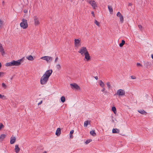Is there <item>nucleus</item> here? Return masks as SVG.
I'll list each match as a JSON object with an SVG mask.
<instances>
[{
    "label": "nucleus",
    "instance_id": "423d86ee",
    "mask_svg": "<svg viewBox=\"0 0 153 153\" xmlns=\"http://www.w3.org/2000/svg\"><path fill=\"white\" fill-rule=\"evenodd\" d=\"M88 52L87 49L85 47H82L79 50V51H78V52L80 53L82 55H83L85 54V53H86V52Z\"/></svg>",
    "mask_w": 153,
    "mask_h": 153
},
{
    "label": "nucleus",
    "instance_id": "5701e85b",
    "mask_svg": "<svg viewBox=\"0 0 153 153\" xmlns=\"http://www.w3.org/2000/svg\"><path fill=\"white\" fill-rule=\"evenodd\" d=\"M125 42L124 40H123L122 41V42L121 43L119 44V46L120 47H122L123 45L125 44Z\"/></svg>",
    "mask_w": 153,
    "mask_h": 153
},
{
    "label": "nucleus",
    "instance_id": "4468645a",
    "mask_svg": "<svg viewBox=\"0 0 153 153\" xmlns=\"http://www.w3.org/2000/svg\"><path fill=\"white\" fill-rule=\"evenodd\" d=\"M16 138L15 137H12L10 138V143L11 144H13L16 141Z\"/></svg>",
    "mask_w": 153,
    "mask_h": 153
},
{
    "label": "nucleus",
    "instance_id": "ddd939ff",
    "mask_svg": "<svg viewBox=\"0 0 153 153\" xmlns=\"http://www.w3.org/2000/svg\"><path fill=\"white\" fill-rule=\"evenodd\" d=\"M80 41L79 39H75L74 40V45L76 47H78L79 46Z\"/></svg>",
    "mask_w": 153,
    "mask_h": 153
},
{
    "label": "nucleus",
    "instance_id": "de8ad7c7",
    "mask_svg": "<svg viewBox=\"0 0 153 153\" xmlns=\"http://www.w3.org/2000/svg\"><path fill=\"white\" fill-rule=\"evenodd\" d=\"M94 78H95L96 79V80H97L98 79V77L97 76H95L94 77Z\"/></svg>",
    "mask_w": 153,
    "mask_h": 153
},
{
    "label": "nucleus",
    "instance_id": "4d7b16f0",
    "mask_svg": "<svg viewBox=\"0 0 153 153\" xmlns=\"http://www.w3.org/2000/svg\"><path fill=\"white\" fill-rule=\"evenodd\" d=\"M105 93H107V91H105Z\"/></svg>",
    "mask_w": 153,
    "mask_h": 153
},
{
    "label": "nucleus",
    "instance_id": "b1692460",
    "mask_svg": "<svg viewBox=\"0 0 153 153\" xmlns=\"http://www.w3.org/2000/svg\"><path fill=\"white\" fill-rule=\"evenodd\" d=\"M100 86L102 87L103 88L105 86L104 83L102 82V80H100Z\"/></svg>",
    "mask_w": 153,
    "mask_h": 153
},
{
    "label": "nucleus",
    "instance_id": "5fc2aeb1",
    "mask_svg": "<svg viewBox=\"0 0 153 153\" xmlns=\"http://www.w3.org/2000/svg\"><path fill=\"white\" fill-rule=\"evenodd\" d=\"M4 1H3L2 2V4H3V5H4Z\"/></svg>",
    "mask_w": 153,
    "mask_h": 153
},
{
    "label": "nucleus",
    "instance_id": "bb28decb",
    "mask_svg": "<svg viewBox=\"0 0 153 153\" xmlns=\"http://www.w3.org/2000/svg\"><path fill=\"white\" fill-rule=\"evenodd\" d=\"M88 121L87 120L86 121L84 122V126L85 127H86L88 124Z\"/></svg>",
    "mask_w": 153,
    "mask_h": 153
},
{
    "label": "nucleus",
    "instance_id": "c756f323",
    "mask_svg": "<svg viewBox=\"0 0 153 153\" xmlns=\"http://www.w3.org/2000/svg\"><path fill=\"white\" fill-rule=\"evenodd\" d=\"M56 68L57 69L60 70L61 68V66L59 64L57 65L56 66Z\"/></svg>",
    "mask_w": 153,
    "mask_h": 153
},
{
    "label": "nucleus",
    "instance_id": "6e6d98bb",
    "mask_svg": "<svg viewBox=\"0 0 153 153\" xmlns=\"http://www.w3.org/2000/svg\"><path fill=\"white\" fill-rule=\"evenodd\" d=\"M13 77H11V79H13Z\"/></svg>",
    "mask_w": 153,
    "mask_h": 153
},
{
    "label": "nucleus",
    "instance_id": "a18cd8bd",
    "mask_svg": "<svg viewBox=\"0 0 153 153\" xmlns=\"http://www.w3.org/2000/svg\"><path fill=\"white\" fill-rule=\"evenodd\" d=\"M70 138H72L73 137L72 134H70Z\"/></svg>",
    "mask_w": 153,
    "mask_h": 153
},
{
    "label": "nucleus",
    "instance_id": "dca6fc26",
    "mask_svg": "<svg viewBox=\"0 0 153 153\" xmlns=\"http://www.w3.org/2000/svg\"><path fill=\"white\" fill-rule=\"evenodd\" d=\"M20 150V149L18 145H16L15 146V150L16 153H18Z\"/></svg>",
    "mask_w": 153,
    "mask_h": 153
},
{
    "label": "nucleus",
    "instance_id": "8fccbe9b",
    "mask_svg": "<svg viewBox=\"0 0 153 153\" xmlns=\"http://www.w3.org/2000/svg\"><path fill=\"white\" fill-rule=\"evenodd\" d=\"M1 62H0V69L1 68Z\"/></svg>",
    "mask_w": 153,
    "mask_h": 153
},
{
    "label": "nucleus",
    "instance_id": "f257e3e1",
    "mask_svg": "<svg viewBox=\"0 0 153 153\" xmlns=\"http://www.w3.org/2000/svg\"><path fill=\"white\" fill-rule=\"evenodd\" d=\"M52 73V70L47 71L42 76L40 79V83L42 85L45 84L48 81L49 78Z\"/></svg>",
    "mask_w": 153,
    "mask_h": 153
},
{
    "label": "nucleus",
    "instance_id": "58836bf2",
    "mask_svg": "<svg viewBox=\"0 0 153 153\" xmlns=\"http://www.w3.org/2000/svg\"><path fill=\"white\" fill-rule=\"evenodd\" d=\"M131 78L132 79H134L136 78V77H135V76H131Z\"/></svg>",
    "mask_w": 153,
    "mask_h": 153
},
{
    "label": "nucleus",
    "instance_id": "a878e982",
    "mask_svg": "<svg viewBox=\"0 0 153 153\" xmlns=\"http://www.w3.org/2000/svg\"><path fill=\"white\" fill-rule=\"evenodd\" d=\"M61 100L62 102H64L65 100V99L64 96H62L61 98Z\"/></svg>",
    "mask_w": 153,
    "mask_h": 153
},
{
    "label": "nucleus",
    "instance_id": "9b49d317",
    "mask_svg": "<svg viewBox=\"0 0 153 153\" xmlns=\"http://www.w3.org/2000/svg\"><path fill=\"white\" fill-rule=\"evenodd\" d=\"M34 24L35 25H39V23L38 17L36 16H35L34 17Z\"/></svg>",
    "mask_w": 153,
    "mask_h": 153
},
{
    "label": "nucleus",
    "instance_id": "a19ab883",
    "mask_svg": "<svg viewBox=\"0 0 153 153\" xmlns=\"http://www.w3.org/2000/svg\"><path fill=\"white\" fill-rule=\"evenodd\" d=\"M58 57H57L56 58V59H55V63L57 62V60H58Z\"/></svg>",
    "mask_w": 153,
    "mask_h": 153
},
{
    "label": "nucleus",
    "instance_id": "7ed1b4c3",
    "mask_svg": "<svg viewBox=\"0 0 153 153\" xmlns=\"http://www.w3.org/2000/svg\"><path fill=\"white\" fill-rule=\"evenodd\" d=\"M24 59L25 58L23 57L22 58L19 59L16 61L15 60H13V66H17L20 65L21 64V63L23 62Z\"/></svg>",
    "mask_w": 153,
    "mask_h": 153
},
{
    "label": "nucleus",
    "instance_id": "0eeeda50",
    "mask_svg": "<svg viewBox=\"0 0 153 153\" xmlns=\"http://www.w3.org/2000/svg\"><path fill=\"white\" fill-rule=\"evenodd\" d=\"M125 92L124 90L122 89H120L118 90L117 93V94L119 96H123L125 94Z\"/></svg>",
    "mask_w": 153,
    "mask_h": 153
},
{
    "label": "nucleus",
    "instance_id": "a211bd4d",
    "mask_svg": "<svg viewBox=\"0 0 153 153\" xmlns=\"http://www.w3.org/2000/svg\"><path fill=\"white\" fill-rule=\"evenodd\" d=\"M138 111L139 113L142 114L146 115L147 114V113L145 111L143 110H138Z\"/></svg>",
    "mask_w": 153,
    "mask_h": 153
},
{
    "label": "nucleus",
    "instance_id": "9d476101",
    "mask_svg": "<svg viewBox=\"0 0 153 153\" xmlns=\"http://www.w3.org/2000/svg\"><path fill=\"white\" fill-rule=\"evenodd\" d=\"M0 52L2 56H3L5 54L4 49L2 47V44L1 43H0Z\"/></svg>",
    "mask_w": 153,
    "mask_h": 153
},
{
    "label": "nucleus",
    "instance_id": "c9c22d12",
    "mask_svg": "<svg viewBox=\"0 0 153 153\" xmlns=\"http://www.w3.org/2000/svg\"><path fill=\"white\" fill-rule=\"evenodd\" d=\"M5 97L4 95H2L0 94V98L3 99Z\"/></svg>",
    "mask_w": 153,
    "mask_h": 153
},
{
    "label": "nucleus",
    "instance_id": "4c0bfd02",
    "mask_svg": "<svg viewBox=\"0 0 153 153\" xmlns=\"http://www.w3.org/2000/svg\"><path fill=\"white\" fill-rule=\"evenodd\" d=\"M4 74V73L3 72H0V77H1L2 76H3V74Z\"/></svg>",
    "mask_w": 153,
    "mask_h": 153
},
{
    "label": "nucleus",
    "instance_id": "6ab92c4d",
    "mask_svg": "<svg viewBox=\"0 0 153 153\" xmlns=\"http://www.w3.org/2000/svg\"><path fill=\"white\" fill-rule=\"evenodd\" d=\"M119 131V130L117 128H113L112 131L113 133H118Z\"/></svg>",
    "mask_w": 153,
    "mask_h": 153
},
{
    "label": "nucleus",
    "instance_id": "20e7f679",
    "mask_svg": "<svg viewBox=\"0 0 153 153\" xmlns=\"http://www.w3.org/2000/svg\"><path fill=\"white\" fill-rule=\"evenodd\" d=\"M41 59L46 60L48 62H50L53 60V58L51 56H45L41 57Z\"/></svg>",
    "mask_w": 153,
    "mask_h": 153
},
{
    "label": "nucleus",
    "instance_id": "412c9836",
    "mask_svg": "<svg viewBox=\"0 0 153 153\" xmlns=\"http://www.w3.org/2000/svg\"><path fill=\"white\" fill-rule=\"evenodd\" d=\"M26 58L28 60L31 61L33 60L34 59L33 56L31 55H30L28 56H27L26 57Z\"/></svg>",
    "mask_w": 153,
    "mask_h": 153
},
{
    "label": "nucleus",
    "instance_id": "603ef678",
    "mask_svg": "<svg viewBox=\"0 0 153 153\" xmlns=\"http://www.w3.org/2000/svg\"><path fill=\"white\" fill-rule=\"evenodd\" d=\"M146 64L149 65V62H147V63H146Z\"/></svg>",
    "mask_w": 153,
    "mask_h": 153
},
{
    "label": "nucleus",
    "instance_id": "2f4dec72",
    "mask_svg": "<svg viewBox=\"0 0 153 153\" xmlns=\"http://www.w3.org/2000/svg\"><path fill=\"white\" fill-rule=\"evenodd\" d=\"M91 141H92V140H87L85 141V143L87 144H88L89 143H90Z\"/></svg>",
    "mask_w": 153,
    "mask_h": 153
},
{
    "label": "nucleus",
    "instance_id": "f3484780",
    "mask_svg": "<svg viewBox=\"0 0 153 153\" xmlns=\"http://www.w3.org/2000/svg\"><path fill=\"white\" fill-rule=\"evenodd\" d=\"M61 133V130L60 128H58L57 129L56 132V134L57 136H59Z\"/></svg>",
    "mask_w": 153,
    "mask_h": 153
},
{
    "label": "nucleus",
    "instance_id": "1a4fd4ad",
    "mask_svg": "<svg viewBox=\"0 0 153 153\" xmlns=\"http://www.w3.org/2000/svg\"><path fill=\"white\" fill-rule=\"evenodd\" d=\"M89 3L91 4L94 9H95L97 7V5L96 2L94 1H89Z\"/></svg>",
    "mask_w": 153,
    "mask_h": 153
},
{
    "label": "nucleus",
    "instance_id": "c03bdc74",
    "mask_svg": "<svg viewBox=\"0 0 153 153\" xmlns=\"http://www.w3.org/2000/svg\"><path fill=\"white\" fill-rule=\"evenodd\" d=\"M42 101H41L40 102H39L38 103V105H40L42 103Z\"/></svg>",
    "mask_w": 153,
    "mask_h": 153
},
{
    "label": "nucleus",
    "instance_id": "7c9ffc66",
    "mask_svg": "<svg viewBox=\"0 0 153 153\" xmlns=\"http://www.w3.org/2000/svg\"><path fill=\"white\" fill-rule=\"evenodd\" d=\"M112 110L114 112H115L116 110V109L115 107L113 106L112 108Z\"/></svg>",
    "mask_w": 153,
    "mask_h": 153
},
{
    "label": "nucleus",
    "instance_id": "09e8293b",
    "mask_svg": "<svg viewBox=\"0 0 153 153\" xmlns=\"http://www.w3.org/2000/svg\"><path fill=\"white\" fill-rule=\"evenodd\" d=\"M131 5H132V4H131V3H129L128 4V6H131Z\"/></svg>",
    "mask_w": 153,
    "mask_h": 153
},
{
    "label": "nucleus",
    "instance_id": "2eb2a0df",
    "mask_svg": "<svg viewBox=\"0 0 153 153\" xmlns=\"http://www.w3.org/2000/svg\"><path fill=\"white\" fill-rule=\"evenodd\" d=\"M5 66L7 67L13 66V60L11 62L7 63L5 64Z\"/></svg>",
    "mask_w": 153,
    "mask_h": 153
},
{
    "label": "nucleus",
    "instance_id": "c85d7f7f",
    "mask_svg": "<svg viewBox=\"0 0 153 153\" xmlns=\"http://www.w3.org/2000/svg\"><path fill=\"white\" fill-rule=\"evenodd\" d=\"M94 23L97 26H100V23L99 22H98L96 20H95Z\"/></svg>",
    "mask_w": 153,
    "mask_h": 153
},
{
    "label": "nucleus",
    "instance_id": "f704fd0d",
    "mask_svg": "<svg viewBox=\"0 0 153 153\" xmlns=\"http://www.w3.org/2000/svg\"><path fill=\"white\" fill-rule=\"evenodd\" d=\"M138 27L140 30H142L143 27L141 25H139Z\"/></svg>",
    "mask_w": 153,
    "mask_h": 153
},
{
    "label": "nucleus",
    "instance_id": "f03ea898",
    "mask_svg": "<svg viewBox=\"0 0 153 153\" xmlns=\"http://www.w3.org/2000/svg\"><path fill=\"white\" fill-rule=\"evenodd\" d=\"M22 22L20 24V26L23 29L26 28L28 27L27 20L23 19L22 20Z\"/></svg>",
    "mask_w": 153,
    "mask_h": 153
},
{
    "label": "nucleus",
    "instance_id": "4be33fe9",
    "mask_svg": "<svg viewBox=\"0 0 153 153\" xmlns=\"http://www.w3.org/2000/svg\"><path fill=\"white\" fill-rule=\"evenodd\" d=\"M6 135L4 134H2L0 136V140L2 141L5 138Z\"/></svg>",
    "mask_w": 153,
    "mask_h": 153
},
{
    "label": "nucleus",
    "instance_id": "f8f14e48",
    "mask_svg": "<svg viewBox=\"0 0 153 153\" xmlns=\"http://www.w3.org/2000/svg\"><path fill=\"white\" fill-rule=\"evenodd\" d=\"M85 56V58L87 61H89L90 59V57L88 52H87L84 54Z\"/></svg>",
    "mask_w": 153,
    "mask_h": 153
},
{
    "label": "nucleus",
    "instance_id": "473e14b6",
    "mask_svg": "<svg viewBox=\"0 0 153 153\" xmlns=\"http://www.w3.org/2000/svg\"><path fill=\"white\" fill-rule=\"evenodd\" d=\"M4 127V125L2 123H0V130H1Z\"/></svg>",
    "mask_w": 153,
    "mask_h": 153
},
{
    "label": "nucleus",
    "instance_id": "ea45409f",
    "mask_svg": "<svg viewBox=\"0 0 153 153\" xmlns=\"http://www.w3.org/2000/svg\"><path fill=\"white\" fill-rule=\"evenodd\" d=\"M24 12L25 13H27V9H24L23 10Z\"/></svg>",
    "mask_w": 153,
    "mask_h": 153
},
{
    "label": "nucleus",
    "instance_id": "72a5a7b5",
    "mask_svg": "<svg viewBox=\"0 0 153 153\" xmlns=\"http://www.w3.org/2000/svg\"><path fill=\"white\" fill-rule=\"evenodd\" d=\"M107 85L109 88H110L111 87V85L109 82H108L107 83Z\"/></svg>",
    "mask_w": 153,
    "mask_h": 153
},
{
    "label": "nucleus",
    "instance_id": "37998d69",
    "mask_svg": "<svg viewBox=\"0 0 153 153\" xmlns=\"http://www.w3.org/2000/svg\"><path fill=\"white\" fill-rule=\"evenodd\" d=\"M91 13L93 16H94V17L95 16L94 13L93 11L91 12Z\"/></svg>",
    "mask_w": 153,
    "mask_h": 153
},
{
    "label": "nucleus",
    "instance_id": "aec40b11",
    "mask_svg": "<svg viewBox=\"0 0 153 153\" xmlns=\"http://www.w3.org/2000/svg\"><path fill=\"white\" fill-rule=\"evenodd\" d=\"M90 133L91 135L92 136H94L96 135V134L94 130H92V131H91Z\"/></svg>",
    "mask_w": 153,
    "mask_h": 153
},
{
    "label": "nucleus",
    "instance_id": "3c124183",
    "mask_svg": "<svg viewBox=\"0 0 153 153\" xmlns=\"http://www.w3.org/2000/svg\"><path fill=\"white\" fill-rule=\"evenodd\" d=\"M151 57H152V58L153 59V54H152L151 55Z\"/></svg>",
    "mask_w": 153,
    "mask_h": 153
},
{
    "label": "nucleus",
    "instance_id": "49530a36",
    "mask_svg": "<svg viewBox=\"0 0 153 153\" xmlns=\"http://www.w3.org/2000/svg\"><path fill=\"white\" fill-rule=\"evenodd\" d=\"M105 90V88L104 87L101 90V91L102 92L104 91Z\"/></svg>",
    "mask_w": 153,
    "mask_h": 153
},
{
    "label": "nucleus",
    "instance_id": "79ce46f5",
    "mask_svg": "<svg viewBox=\"0 0 153 153\" xmlns=\"http://www.w3.org/2000/svg\"><path fill=\"white\" fill-rule=\"evenodd\" d=\"M74 132V131L73 130H71L70 132V134H72Z\"/></svg>",
    "mask_w": 153,
    "mask_h": 153
},
{
    "label": "nucleus",
    "instance_id": "cd10ccee",
    "mask_svg": "<svg viewBox=\"0 0 153 153\" xmlns=\"http://www.w3.org/2000/svg\"><path fill=\"white\" fill-rule=\"evenodd\" d=\"M2 87L4 89L6 88L7 87V85H6L4 83H2Z\"/></svg>",
    "mask_w": 153,
    "mask_h": 153
},
{
    "label": "nucleus",
    "instance_id": "39448f33",
    "mask_svg": "<svg viewBox=\"0 0 153 153\" xmlns=\"http://www.w3.org/2000/svg\"><path fill=\"white\" fill-rule=\"evenodd\" d=\"M70 86L71 88L73 89L76 90H80V88L79 86L75 83H73L70 84Z\"/></svg>",
    "mask_w": 153,
    "mask_h": 153
},
{
    "label": "nucleus",
    "instance_id": "e433bc0d",
    "mask_svg": "<svg viewBox=\"0 0 153 153\" xmlns=\"http://www.w3.org/2000/svg\"><path fill=\"white\" fill-rule=\"evenodd\" d=\"M137 66H142V65L140 63H138L137 64Z\"/></svg>",
    "mask_w": 153,
    "mask_h": 153
},
{
    "label": "nucleus",
    "instance_id": "393cba45",
    "mask_svg": "<svg viewBox=\"0 0 153 153\" xmlns=\"http://www.w3.org/2000/svg\"><path fill=\"white\" fill-rule=\"evenodd\" d=\"M108 8L109 11L110 12H112L113 10L111 6H108Z\"/></svg>",
    "mask_w": 153,
    "mask_h": 153
},
{
    "label": "nucleus",
    "instance_id": "6e6552de",
    "mask_svg": "<svg viewBox=\"0 0 153 153\" xmlns=\"http://www.w3.org/2000/svg\"><path fill=\"white\" fill-rule=\"evenodd\" d=\"M117 16L120 17V21L121 23H123L124 21V18L123 16L121 15L120 13L118 12L117 14Z\"/></svg>",
    "mask_w": 153,
    "mask_h": 153
},
{
    "label": "nucleus",
    "instance_id": "864d4df0",
    "mask_svg": "<svg viewBox=\"0 0 153 153\" xmlns=\"http://www.w3.org/2000/svg\"><path fill=\"white\" fill-rule=\"evenodd\" d=\"M47 153L46 151H45L42 153Z\"/></svg>",
    "mask_w": 153,
    "mask_h": 153
},
{
    "label": "nucleus",
    "instance_id": "13d9d810",
    "mask_svg": "<svg viewBox=\"0 0 153 153\" xmlns=\"http://www.w3.org/2000/svg\"><path fill=\"white\" fill-rule=\"evenodd\" d=\"M71 1H72V0H71Z\"/></svg>",
    "mask_w": 153,
    "mask_h": 153
}]
</instances>
